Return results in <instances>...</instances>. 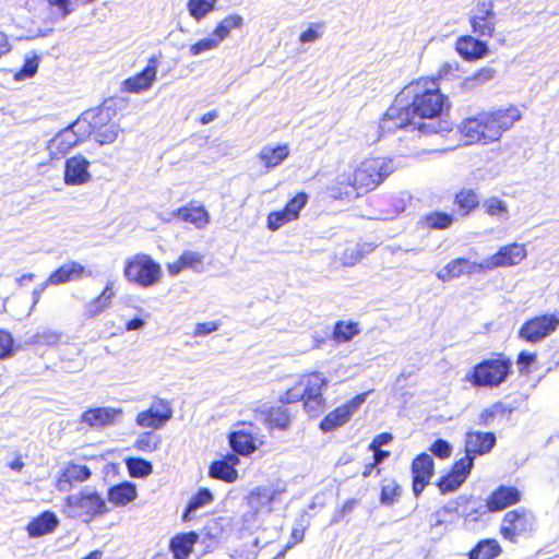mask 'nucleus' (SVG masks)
I'll use <instances>...</instances> for the list:
<instances>
[{"instance_id":"obj_3","label":"nucleus","mask_w":559,"mask_h":559,"mask_svg":"<svg viewBox=\"0 0 559 559\" xmlns=\"http://www.w3.org/2000/svg\"><path fill=\"white\" fill-rule=\"evenodd\" d=\"M394 169L393 160L390 158H367L356 166L343 170L336 177V182L340 186L369 191L377 188Z\"/></svg>"},{"instance_id":"obj_63","label":"nucleus","mask_w":559,"mask_h":559,"mask_svg":"<svg viewBox=\"0 0 559 559\" xmlns=\"http://www.w3.org/2000/svg\"><path fill=\"white\" fill-rule=\"evenodd\" d=\"M535 354L528 352H521L518 357V367L520 371H523L530 367L532 362L535 361Z\"/></svg>"},{"instance_id":"obj_56","label":"nucleus","mask_w":559,"mask_h":559,"mask_svg":"<svg viewBox=\"0 0 559 559\" xmlns=\"http://www.w3.org/2000/svg\"><path fill=\"white\" fill-rule=\"evenodd\" d=\"M300 400H305V390H304V383H297L292 389L287 390L285 394L281 397V401L283 403H295Z\"/></svg>"},{"instance_id":"obj_15","label":"nucleus","mask_w":559,"mask_h":559,"mask_svg":"<svg viewBox=\"0 0 559 559\" xmlns=\"http://www.w3.org/2000/svg\"><path fill=\"white\" fill-rule=\"evenodd\" d=\"M364 401V395H359L353 399L347 404L337 407L323 418V420L320 424V428L324 432H329L343 426L349 420L352 415L359 408Z\"/></svg>"},{"instance_id":"obj_32","label":"nucleus","mask_w":559,"mask_h":559,"mask_svg":"<svg viewBox=\"0 0 559 559\" xmlns=\"http://www.w3.org/2000/svg\"><path fill=\"white\" fill-rule=\"evenodd\" d=\"M501 548L496 539L480 542L469 554V559H493L499 556Z\"/></svg>"},{"instance_id":"obj_46","label":"nucleus","mask_w":559,"mask_h":559,"mask_svg":"<svg viewBox=\"0 0 559 559\" xmlns=\"http://www.w3.org/2000/svg\"><path fill=\"white\" fill-rule=\"evenodd\" d=\"M242 17L237 14L225 17L215 28L212 35H228L231 29H238L242 25Z\"/></svg>"},{"instance_id":"obj_23","label":"nucleus","mask_w":559,"mask_h":559,"mask_svg":"<svg viewBox=\"0 0 559 559\" xmlns=\"http://www.w3.org/2000/svg\"><path fill=\"white\" fill-rule=\"evenodd\" d=\"M521 500V493L515 487L500 486L492 492L487 501V509L491 512L500 511Z\"/></svg>"},{"instance_id":"obj_2","label":"nucleus","mask_w":559,"mask_h":559,"mask_svg":"<svg viewBox=\"0 0 559 559\" xmlns=\"http://www.w3.org/2000/svg\"><path fill=\"white\" fill-rule=\"evenodd\" d=\"M521 117V110L516 106L480 112L475 117L463 120L460 124V131L467 139V143L487 144L499 140L501 134L509 130Z\"/></svg>"},{"instance_id":"obj_8","label":"nucleus","mask_w":559,"mask_h":559,"mask_svg":"<svg viewBox=\"0 0 559 559\" xmlns=\"http://www.w3.org/2000/svg\"><path fill=\"white\" fill-rule=\"evenodd\" d=\"M559 326V316L543 314L526 321L519 331V336L526 342L537 343L550 334Z\"/></svg>"},{"instance_id":"obj_30","label":"nucleus","mask_w":559,"mask_h":559,"mask_svg":"<svg viewBox=\"0 0 559 559\" xmlns=\"http://www.w3.org/2000/svg\"><path fill=\"white\" fill-rule=\"evenodd\" d=\"M274 496L275 491H271L264 487H258L247 497V503L255 512H259L263 509L271 511V503L274 499Z\"/></svg>"},{"instance_id":"obj_25","label":"nucleus","mask_w":559,"mask_h":559,"mask_svg":"<svg viewBox=\"0 0 559 559\" xmlns=\"http://www.w3.org/2000/svg\"><path fill=\"white\" fill-rule=\"evenodd\" d=\"M456 51L466 60L483 58L488 52V46L477 37H459Z\"/></svg>"},{"instance_id":"obj_41","label":"nucleus","mask_w":559,"mask_h":559,"mask_svg":"<svg viewBox=\"0 0 559 559\" xmlns=\"http://www.w3.org/2000/svg\"><path fill=\"white\" fill-rule=\"evenodd\" d=\"M455 203L466 215L478 205V197L472 189H464L456 194Z\"/></svg>"},{"instance_id":"obj_54","label":"nucleus","mask_w":559,"mask_h":559,"mask_svg":"<svg viewBox=\"0 0 559 559\" xmlns=\"http://www.w3.org/2000/svg\"><path fill=\"white\" fill-rule=\"evenodd\" d=\"M39 59L37 56H34L32 58H27L25 60V63L20 72L15 74L16 80H25L28 78H32L38 69Z\"/></svg>"},{"instance_id":"obj_37","label":"nucleus","mask_w":559,"mask_h":559,"mask_svg":"<svg viewBox=\"0 0 559 559\" xmlns=\"http://www.w3.org/2000/svg\"><path fill=\"white\" fill-rule=\"evenodd\" d=\"M421 223L428 228L445 229L452 225L453 216L443 212H432L427 214Z\"/></svg>"},{"instance_id":"obj_50","label":"nucleus","mask_w":559,"mask_h":559,"mask_svg":"<svg viewBox=\"0 0 559 559\" xmlns=\"http://www.w3.org/2000/svg\"><path fill=\"white\" fill-rule=\"evenodd\" d=\"M473 464H474V456L469 455V454H465L464 457H462L460 461H457L454 464V466L452 468V473L465 480L471 473Z\"/></svg>"},{"instance_id":"obj_61","label":"nucleus","mask_w":559,"mask_h":559,"mask_svg":"<svg viewBox=\"0 0 559 559\" xmlns=\"http://www.w3.org/2000/svg\"><path fill=\"white\" fill-rule=\"evenodd\" d=\"M432 453L441 459L449 457L452 452V447L445 440L439 439L431 447Z\"/></svg>"},{"instance_id":"obj_12","label":"nucleus","mask_w":559,"mask_h":559,"mask_svg":"<svg viewBox=\"0 0 559 559\" xmlns=\"http://www.w3.org/2000/svg\"><path fill=\"white\" fill-rule=\"evenodd\" d=\"M526 249L523 243H511L501 247L497 253L485 259V267L487 271L497 267H506L519 264L526 258Z\"/></svg>"},{"instance_id":"obj_4","label":"nucleus","mask_w":559,"mask_h":559,"mask_svg":"<svg viewBox=\"0 0 559 559\" xmlns=\"http://www.w3.org/2000/svg\"><path fill=\"white\" fill-rule=\"evenodd\" d=\"M511 366V361L501 356L486 359L476 365L473 371L466 374L465 379L473 386H499L507 380Z\"/></svg>"},{"instance_id":"obj_53","label":"nucleus","mask_w":559,"mask_h":559,"mask_svg":"<svg viewBox=\"0 0 559 559\" xmlns=\"http://www.w3.org/2000/svg\"><path fill=\"white\" fill-rule=\"evenodd\" d=\"M465 480L452 472L442 477L438 484L441 492H450L457 489Z\"/></svg>"},{"instance_id":"obj_35","label":"nucleus","mask_w":559,"mask_h":559,"mask_svg":"<svg viewBox=\"0 0 559 559\" xmlns=\"http://www.w3.org/2000/svg\"><path fill=\"white\" fill-rule=\"evenodd\" d=\"M162 442L159 435L153 431L141 432L134 441L133 447L142 452H154Z\"/></svg>"},{"instance_id":"obj_33","label":"nucleus","mask_w":559,"mask_h":559,"mask_svg":"<svg viewBox=\"0 0 559 559\" xmlns=\"http://www.w3.org/2000/svg\"><path fill=\"white\" fill-rule=\"evenodd\" d=\"M91 476L90 469L85 465L72 464L68 466L59 480L60 489H64V484L72 481H84Z\"/></svg>"},{"instance_id":"obj_18","label":"nucleus","mask_w":559,"mask_h":559,"mask_svg":"<svg viewBox=\"0 0 559 559\" xmlns=\"http://www.w3.org/2000/svg\"><path fill=\"white\" fill-rule=\"evenodd\" d=\"M90 162L82 155L68 158L64 165V182L68 186H81L91 180Z\"/></svg>"},{"instance_id":"obj_49","label":"nucleus","mask_w":559,"mask_h":559,"mask_svg":"<svg viewBox=\"0 0 559 559\" xmlns=\"http://www.w3.org/2000/svg\"><path fill=\"white\" fill-rule=\"evenodd\" d=\"M181 263L185 264L186 269H192L193 271L200 272L203 264V254L192 250H185L181 255Z\"/></svg>"},{"instance_id":"obj_21","label":"nucleus","mask_w":559,"mask_h":559,"mask_svg":"<svg viewBox=\"0 0 559 559\" xmlns=\"http://www.w3.org/2000/svg\"><path fill=\"white\" fill-rule=\"evenodd\" d=\"M231 449L240 455H249L253 453L263 440L250 430H236L229 436Z\"/></svg>"},{"instance_id":"obj_43","label":"nucleus","mask_w":559,"mask_h":559,"mask_svg":"<svg viewBox=\"0 0 559 559\" xmlns=\"http://www.w3.org/2000/svg\"><path fill=\"white\" fill-rule=\"evenodd\" d=\"M359 333L357 323L337 322L333 331V337L337 342H348Z\"/></svg>"},{"instance_id":"obj_44","label":"nucleus","mask_w":559,"mask_h":559,"mask_svg":"<svg viewBox=\"0 0 559 559\" xmlns=\"http://www.w3.org/2000/svg\"><path fill=\"white\" fill-rule=\"evenodd\" d=\"M364 257L362 247L353 243L345 248V250L342 252L340 260L344 265L353 266L356 263H358Z\"/></svg>"},{"instance_id":"obj_36","label":"nucleus","mask_w":559,"mask_h":559,"mask_svg":"<svg viewBox=\"0 0 559 559\" xmlns=\"http://www.w3.org/2000/svg\"><path fill=\"white\" fill-rule=\"evenodd\" d=\"M304 383L305 397L322 396V388L326 384V380L319 373H312L300 380Z\"/></svg>"},{"instance_id":"obj_48","label":"nucleus","mask_w":559,"mask_h":559,"mask_svg":"<svg viewBox=\"0 0 559 559\" xmlns=\"http://www.w3.org/2000/svg\"><path fill=\"white\" fill-rule=\"evenodd\" d=\"M267 420L270 425L285 430L290 425V418L288 412L284 408H274L270 412Z\"/></svg>"},{"instance_id":"obj_64","label":"nucleus","mask_w":559,"mask_h":559,"mask_svg":"<svg viewBox=\"0 0 559 559\" xmlns=\"http://www.w3.org/2000/svg\"><path fill=\"white\" fill-rule=\"evenodd\" d=\"M497 417L495 416L493 412L490 407L484 408L480 414L478 415L477 424L479 426L488 427L492 424V421Z\"/></svg>"},{"instance_id":"obj_29","label":"nucleus","mask_w":559,"mask_h":559,"mask_svg":"<svg viewBox=\"0 0 559 559\" xmlns=\"http://www.w3.org/2000/svg\"><path fill=\"white\" fill-rule=\"evenodd\" d=\"M198 534L189 532L177 535L171 539L170 549L176 559H187L192 551L193 545L198 542Z\"/></svg>"},{"instance_id":"obj_1","label":"nucleus","mask_w":559,"mask_h":559,"mask_svg":"<svg viewBox=\"0 0 559 559\" xmlns=\"http://www.w3.org/2000/svg\"><path fill=\"white\" fill-rule=\"evenodd\" d=\"M428 81H418L407 86L386 110L380 128L392 132L414 126L421 134H445L452 130V123L439 119L444 106V96L435 81L427 87Z\"/></svg>"},{"instance_id":"obj_6","label":"nucleus","mask_w":559,"mask_h":559,"mask_svg":"<svg viewBox=\"0 0 559 559\" xmlns=\"http://www.w3.org/2000/svg\"><path fill=\"white\" fill-rule=\"evenodd\" d=\"M160 272V265L150 255L136 254L126 261L123 273L128 281L148 287L158 282Z\"/></svg>"},{"instance_id":"obj_62","label":"nucleus","mask_w":559,"mask_h":559,"mask_svg":"<svg viewBox=\"0 0 559 559\" xmlns=\"http://www.w3.org/2000/svg\"><path fill=\"white\" fill-rule=\"evenodd\" d=\"M358 501L356 499H349L347 500L340 511H337L332 519V523H338L344 516L353 512V510L356 508Z\"/></svg>"},{"instance_id":"obj_28","label":"nucleus","mask_w":559,"mask_h":559,"mask_svg":"<svg viewBox=\"0 0 559 559\" xmlns=\"http://www.w3.org/2000/svg\"><path fill=\"white\" fill-rule=\"evenodd\" d=\"M57 516L49 511L41 513L27 525V532L31 537H39L51 533L58 525Z\"/></svg>"},{"instance_id":"obj_52","label":"nucleus","mask_w":559,"mask_h":559,"mask_svg":"<svg viewBox=\"0 0 559 559\" xmlns=\"http://www.w3.org/2000/svg\"><path fill=\"white\" fill-rule=\"evenodd\" d=\"M222 38L223 37H218V38L205 37V38L201 39L200 41L193 44L190 47V52L192 56H198V55L203 53L204 51L212 50L218 46Z\"/></svg>"},{"instance_id":"obj_10","label":"nucleus","mask_w":559,"mask_h":559,"mask_svg":"<svg viewBox=\"0 0 559 559\" xmlns=\"http://www.w3.org/2000/svg\"><path fill=\"white\" fill-rule=\"evenodd\" d=\"M122 418V408L103 406L84 411L80 417V421L91 429L98 430L115 426L121 423Z\"/></svg>"},{"instance_id":"obj_58","label":"nucleus","mask_w":559,"mask_h":559,"mask_svg":"<svg viewBox=\"0 0 559 559\" xmlns=\"http://www.w3.org/2000/svg\"><path fill=\"white\" fill-rule=\"evenodd\" d=\"M304 407L310 416H317L324 406L323 396L305 397Z\"/></svg>"},{"instance_id":"obj_20","label":"nucleus","mask_w":559,"mask_h":559,"mask_svg":"<svg viewBox=\"0 0 559 559\" xmlns=\"http://www.w3.org/2000/svg\"><path fill=\"white\" fill-rule=\"evenodd\" d=\"M497 442L492 432H481L469 430L465 436V453L473 455H483L491 451Z\"/></svg>"},{"instance_id":"obj_40","label":"nucleus","mask_w":559,"mask_h":559,"mask_svg":"<svg viewBox=\"0 0 559 559\" xmlns=\"http://www.w3.org/2000/svg\"><path fill=\"white\" fill-rule=\"evenodd\" d=\"M213 500V496L209 489H201L189 502L187 510L183 514V520L188 521L190 514L194 513L198 509L207 506Z\"/></svg>"},{"instance_id":"obj_17","label":"nucleus","mask_w":559,"mask_h":559,"mask_svg":"<svg viewBox=\"0 0 559 559\" xmlns=\"http://www.w3.org/2000/svg\"><path fill=\"white\" fill-rule=\"evenodd\" d=\"M413 491L418 497L433 474V461L427 453L419 454L412 464Z\"/></svg>"},{"instance_id":"obj_57","label":"nucleus","mask_w":559,"mask_h":559,"mask_svg":"<svg viewBox=\"0 0 559 559\" xmlns=\"http://www.w3.org/2000/svg\"><path fill=\"white\" fill-rule=\"evenodd\" d=\"M13 337L9 332L0 331V359L10 357L13 353Z\"/></svg>"},{"instance_id":"obj_39","label":"nucleus","mask_w":559,"mask_h":559,"mask_svg":"<svg viewBox=\"0 0 559 559\" xmlns=\"http://www.w3.org/2000/svg\"><path fill=\"white\" fill-rule=\"evenodd\" d=\"M128 471L132 477H146L153 472L152 463L140 457H130L126 461Z\"/></svg>"},{"instance_id":"obj_45","label":"nucleus","mask_w":559,"mask_h":559,"mask_svg":"<svg viewBox=\"0 0 559 559\" xmlns=\"http://www.w3.org/2000/svg\"><path fill=\"white\" fill-rule=\"evenodd\" d=\"M60 340H61V333L60 332H57V331H53V330H44V331L35 333L31 337L29 342L32 344L52 346V345L58 344L60 342Z\"/></svg>"},{"instance_id":"obj_51","label":"nucleus","mask_w":559,"mask_h":559,"mask_svg":"<svg viewBox=\"0 0 559 559\" xmlns=\"http://www.w3.org/2000/svg\"><path fill=\"white\" fill-rule=\"evenodd\" d=\"M306 203L307 195L305 193H299L293 198L284 209L288 215V218H297L300 210L306 205Z\"/></svg>"},{"instance_id":"obj_22","label":"nucleus","mask_w":559,"mask_h":559,"mask_svg":"<svg viewBox=\"0 0 559 559\" xmlns=\"http://www.w3.org/2000/svg\"><path fill=\"white\" fill-rule=\"evenodd\" d=\"M84 274L86 276H92V272L86 271L81 263L71 261L61 265L58 270L51 273L47 280V284L59 285L69 281H76L80 280Z\"/></svg>"},{"instance_id":"obj_59","label":"nucleus","mask_w":559,"mask_h":559,"mask_svg":"<svg viewBox=\"0 0 559 559\" xmlns=\"http://www.w3.org/2000/svg\"><path fill=\"white\" fill-rule=\"evenodd\" d=\"M218 328H219V323L216 322V321H209V322L198 323L194 326L192 335L194 337L204 336V335H207V334H210L212 332L217 331Z\"/></svg>"},{"instance_id":"obj_47","label":"nucleus","mask_w":559,"mask_h":559,"mask_svg":"<svg viewBox=\"0 0 559 559\" xmlns=\"http://www.w3.org/2000/svg\"><path fill=\"white\" fill-rule=\"evenodd\" d=\"M400 493V485L395 480H388L382 485L380 501L382 504L390 506Z\"/></svg>"},{"instance_id":"obj_38","label":"nucleus","mask_w":559,"mask_h":559,"mask_svg":"<svg viewBox=\"0 0 559 559\" xmlns=\"http://www.w3.org/2000/svg\"><path fill=\"white\" fill-rule=\"evenodd\" d=\"M216 2L217 0H189L187 9L189 14L199 21L214 10Z\"/></svg>"},{"instance_id":"obj_19","label":"nucleus","mask_w":559,"mask_h":559,"mask_svg":"<svg viewBox=\"0 0 559 559\" xmlns=\"http://www.w3.org/2000/svg\"><path fill=\"white\" fill-rule=\"evenodd\" d=\"M157 64L158 62L156 57L150 58L146 67L142 72L127 79L123 82L124 90L130 93H141L143 91H147L156 80Z\"/></svg>"},{"instance_id":"obj_14","label":"nucleus","mask_w":559,"mask_h":559,"mask_svg":"<svg viewBox=\"0 0 559 559\" xmlns=\"http://www.w3.org/2000/svg\"><path fill=\"white\" fill-rule=\"evenodd\" d=\"M485 259L480 262H473L464 258H457L450 261L443 269L437 272V277L442 282L457 278L463 274L472 275L486 272Z\"/></svg>"},{"instance_id":"obj_42","label":"nucleus","mask_w":559,"mask_h":559,"mask_svg":"<svg viewBox=\"0 0 559 559\" xmlns=\"http://www.w3.org/2000/svg\"><path fill=\"white\" fill-rule=\"evenodd\" d=\"M483 207L485 212L490 216H498L504 219L509 217L507 203L498 198L492 197L485 200Z\"/></svg>"},{"instance_id":"obj_7","label":"nucleus","mask_w":559,"mask_h":559,"mask_svg":"<svg viewBox=\"0 0 559 559\" xmlns=\"http://www.w3.org/2000/svg\"><path fill=\"white\" fill-rule=\"evenodd\" d=\"M82 119H87L88 136L93 135L100 145L114 143L122 131L117 122L111 121L108 109L88 110Z\"/></svg>"},{"instance_id":"obj_5","label":"nucleus","mask_w":559,"mask_h":559,"mask_svg":"<svg viewBox=\"0 0 559 559\" xmlns=\"http://www.w3.org/2000/svg\"><path fill=\"white\" fill-rule=\"evenodd\" d=\"M66 512L70 518L90 522L93 518L106 513L107 506L96 491L84 489L67 498Z\"/></svg>"},{"instance_id":"obj_55","label":"nucleus","mask_w":559,"mask_h":559,"mask_svg":"<svg viewBox=\"0 0 559 559\" xmlns=\"http://www.w3.org/2000/svg\"><path fill=\"white\" fill-rule=\"evenodd\" d=\"M290 221H293V219L288 218V215L285 210L278 211V212H272L267 216V227L271 230H277L284 224H286Z\"/></svg>"},{"instance_id":"obj_27","label":"nucleus","mask_w":559,"mask_h":559,"mask_svg":"<svg viewBox=\"0 0 559 559\" xmlns=\"http://www.w3.org/2000/svg\"><path fill=\"white\" fill-rule=\"evenodd\" d=\"M289 155V147L287 144L282 145H265L261 148L258 158L264 164L266 168H274L282 164Z\"/></svg>"},{"instance_id":"obj_16","label":"nucleus","mask_w":559,"mask_h":559,"mask_svg":"<svg viewBox=\"0 0 559 559\" xmlns=\"http://www.w3.org/2000/svg\"><path fill=\"white\" fill-rule=\"evenodd\" d=\"M492 0H479L474 9V15L471 17L473 32L478 35H492L495 31V13L492 11Z\"/></svg>"},{"instance_id":"obj_24","label":"nucleus","mask_w":559,"mask_h":559,"mask_svg":"<svg viewBox=\"0 0 559 559\" xmlns=\"http://www.w3.org/2000/svg\"><path fill=\"white\" fill-rule=\"evenodd\" d=\"M174 215L182 222L192 224L198 229L204 228L210 223V214L205 207L194 203L179 207Z\"/></svg>"},{"instance_id":"obj_60","label":"nucleus","mask_w":559,"mask_h":559,"mask_svg":"<svg viewBox=\"0 0 559 559\" xmlns=\"http://www.w3.org/2000/svg\"><path fill=\"white\" fill-rule=\"evenodd\" d=\"M467 502L465 497H460L457 500L449 502L445 504L439 512L438 516L444 518L447 514L457 513L459 515H464L465 513H460L459 508Z\"/></svg>"},{"instance_id":"obj_11","label":"nucleus","mask_w":559,"mask_h":559,"mask_svg":"<svg viewBox=\"0 0 559 559\" xmlns=\"http://www.w3.org/2000/svg\"><path fill=\"white\" fill-rule=\"evenodd\" d=\"M173 417V409L169 404L158 399L154 401L148 409L140 412L135 417V424L141 428L158 430Z\"/></svg>"},{"instance_id":"obj_34","label":"nucleus","mask_w":559,"mask_h":559,"mask_svg":"<svg viewBox=\"0 0 559 559\" xmlns=\"http://www.w3.org/2000/svg\"><path fill=\"white\" fill-rule=\"evenodd\" d=\"M210 476L227 483H233L237 479L238 473L233 466L221 460L212 463L210 466Z\"/></svg>"},{"instance_id":"obj_9","label":"nucleus","mask_w":559,"mask_h":559,"mask_svg":"<svg viewBox=\"0 0 559 559\" xmlns=\"http://www.w3.org/2000/svg\"><path fill=\"white\" fill-rule=\"evenodd\" d=\"M88 136L87 119L80 117L69 128L59 132L50 142V150L56 154H66L83 139Z\"/></svg>"},{"instance_id":"obj_13","label":"nucleus","mask_w":559,"mask_h":559,"mask_svg":"<svg viewBox=\"0 0 559 559\" xmlns=\"http://www.w3.org/2000/svg\"><path fill=\"white\" fill-rule=\"evenodd\" d=\"M533 516L526 512H519L516 510L506 513L500 533L503 538L514 542L516 536H520L533 528Z\"/></svg>"},{"instance_id":"obj_26","label":"nucleus","mask_w":559,"mask_h":559,"mask_svg":"<svg viewBox=\"0 0 559 559\" xmlns=\"http://www.w3.org/2000/svg\"><path fill=\"white\" fill-rule=\"evenodd\" d=\"M112 282H108L99 296L90 300L84 306V316L93 319L103 313L109 306L115 297Z\"/></svg>"},{"instance_id":"obj_31","label":"nucleus","mask_w":559,"mask_h":559,"mask_svg":"<svg viewBox=\"0 0 559 559\" xmlns=\"http://www.w3.org/2000/svg\"><path fill=\"white\" fill-rule=\"evenodd\" d=\"M136 497L135 486L130 483H123L112 487L108 492V499L116 506H126Z\"/></svg>"}]
</instances>
